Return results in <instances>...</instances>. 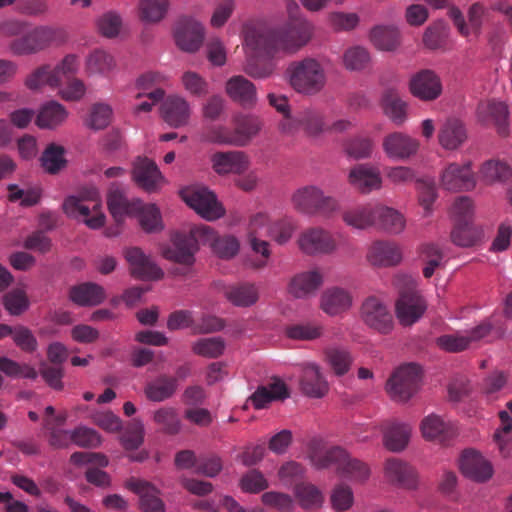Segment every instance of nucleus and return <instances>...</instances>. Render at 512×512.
Segmentation results:
<instances>
[{
  "label": "nucleus",
  "instance_id": "obj_30",
  "mask_svg": "<svg viewBox=\"0 0 512 512\" xmlns=\"http://www.w3.org/2000/svg\"><path fill=\"white\" fill-rule=\"evenodd\" d=\"M300 385L302 392L313 398H321L329 390L328 382L316 363H307L303 366Z\"/></svg>",
  "mask_w": 512,
  "mask_h": 512
},
{
  "label": "nucleus",
  "instance_id": "obj_17",
  "mask_svg": "<svg viewBox=\"0 0 512 512\" xmlns=\"http://www.w3.org/2000/svg\"><path fill=\"white\" fill-rule=\"evenodd\" d=\"M383 474L387 483L405 489H416L419 484L415 468L398 458H390L385 461Z\"/></svg>",
  "mask_w": 512,
  "mask_h": 512
},
{
  "label": "nucleus",
  "instance_id": "obj_8",
  "mask_svg": "<svg viewBox=\"0 0 512 512\" xmlns=\"http://www.w3.org/2000/svg\"><path fill=\"white\" fill-rule=\"evenodd\" d=\"M422 371L420 366L409 363L397 368L389 378L386 389L391 398L406 402L418 391Z\"/></svg>",
  "mask_w": 512,
  "mask_h": 512
},
{
  "label": "nucleus",
  "instance_id": "obj_3",
  "mask_svg": "<svg viewBox=\"0 0 512 512\" xmlns=\"http://www.w3.org/2000/svg\"><path fill=\"white\" fill-rule=\"evenodd\" d=\"M310 462L316 468H325L336 465L341 477L353 482L363 483L370 476L368 465L358 459L351 458L347 452L340 447H325L318 441L310 445L308 455Z\"/></svg>",
  "mask_w": 512,
  "mask_h": 512
},
{
  "label": "nucleus",
  "instance_id": "obj_52",
  "mask_svg": "<svg viewBox=\"0 0 512 512\" xmlns=\"http://www.w3.org/2000/svg\"><path fill=\"white\" fill-rule=\"evenodd\" d=\"M376 225L389 233L398 234L404 230L406 221L399 211L387 206L377 205Z\"/></svg>",
  "mask_w": 512,
  "mask_h": 512
},
{
  "label": "nucleus",
  "instance_id": "obj_19",
  "mask_svg": "<svg viewBox=\"0 0 512 512\" xmlns=\"http://www.w3.org/2000/svg\"><path fill=\"white\" fill-rule=\"evenodd\" d=\"M124 257L129 264L131 274L138 279L160 280L164 276L163 270L138 247L126 249Z\"/></svg>",
  "mask_w": 512,
  "mask_h": 512
},
{
  "label": "nucleus",
  "instance_id": "obj_49",
  "mask_svg": "<svg viewBox=\"0 0 512 512\" xmlns=\"http://www.w3.org/2000/svg\"><path fill=\"white\" fill-rule=\"evenodd\" d=\"M369 38L381 51H393L400 45L399 30L393 25H378L371 29Z\"/></svg>",
  "mask_w": 512,
  "mask_h": 512
},
{
  "label": "nucleus",
  "instance_id": "obj_59",
  "mask_svg": "<svg viewBox=\"0 0 512 512\" xmlns=\"http://www.w3.org/2000/svg\"><path fill=\"white\" fill-rule=\"evenodd\" d=\"M42 196V190L38 186L20 188L18 185H9L8 198L11 202L29 207L36 205Z\"/></svg>",
  "mask_w": 512,
  "mask_h": 512
},
{
  "label": "nucleus",
  "instance_id": "obj_20",
  "mask_svg": "<svg viewBox=\"0 0 512 512\" xmlns=\"http://www.w3.org/2000/svg\"><path fill=\"white\" fill-rule=\"evenodd\" d=\"M409 91L422 101H433L442 94V83L434 71L424 69L411 76Z\"/></svg>",
  "mask_w": 512,
  "mask_h": 512
},
{
  "label": "nucleus",
  "instance_id": "obj_11",
  "mask_svg": "<svg viewBox=\"0 0 512 512\" xmlns=\"http://www.w3.org/2000/svg\"><path fill=\"white\" fill-rule=\"evenodd\" d=\"M493 325L491 320H486L478 326L465 332L447 334L437 338L439 348L447 352H460L471 347L476 342L492 334Z\"/></svg>",
  "mask_w": 512,
  "mask_h": 512
},
{
  "label": "nucleus",
  "instance_id": "obj_26",
  "mask_svg": "<svg viewBox=\"0 0 512 512\" xmlns=\"http://www.w3.org/2000/svg\"><path fill=\"white\" fill-rule=\"evenodd\" d=\"M353 305V296L350 291L332 287L326 289L320 297V308L330 316H337L347 312Z\"/></svg>",
  "mask_w": 512,
  "mask_h": 512
},
{
  "label": "nucleus",
  "instance_id": "obj_50",
  "mask_svg": "<svg viewBox=\"0 0 512 512\" xmlns=\"http://www.w3.org/2000/svg\"><path fill=\"white\" fill-rule=\"evenodd\" d=\"M113 108L106 102H96L91 105L88 113L83 119L85 127L91 130H103L113 120Z\"/></svg>",
  "mask_w": 512,
  "mask_h": 512
},
{
  "label": "nucleus",
  "instance_id": "obj_62",
  "mask_svg": "<svg viewBox=\"0 0 512 512\" xmlns=\"http://www.w3.org/2000/svg\"><path fill=\"white\" fill-rule=\"evenodd\" d=\"M225 342L221 337L201 338L192 344V351L206 358H217L223 354Z\"/></svg>",
  "mask_w": 512,
  "mask_h": 512
},
{
  "label": "nucleus",
  "instance_id": "obj_45",
  "mask_svg": "<svg viewBox=\"0 0 512 512\" xmlns=\"http://www.w3.org/2000/svg\"><path fill=\"white\" fill-rule=\"evenodd\" d=\"M140 227L148 233L159 232L164 228L159 207L154 203H145L140 199V205L135 212Z\"/></svg>",
  "mask_w": 512,
  "mask_h": 512
},
{
  "label": "nucleus",
  "instance_id": "obj_41",
  "mask_svg": "<svg viewBox=\"0 0 512 512\" xmlns=\"http://www.w3.org/2000/svg\"><path fill=\"white\" fill-rule=\"evenodd\" d=\"M25 86L32 91H39L45 87L50 89L60 88L59 78L54 66L43 64L32 70L25 78Z\"/></svg>",
  "mask_w": 512,
  "mask_h": 512
},
{
  "label": "nucleus",
  "instance_id": "obj_24",
  "mask_svg": "<svg viewBox=\"0 0 512 512\" xmlns=\"http://www.w3.org/2000/svg\"><path fill=\"white\" fill-rule=\"evenodd\" d=\"M211 165L218 175L242 174L250 166V160L243 151L216 152L212 154Z\"/></svg>",
  "mask_w": 512,
  "mask_h": 512
},
{
  "label": "nucleus",
  "instance_id": "obj_6",
  "mask_svg": "<svg viewBox=\"0 0 512 512\" xmlns=\"http://www.w3.org/2000/svg\"><path fill=\"white\" fill-rule=\"evenodd\" d=\"M287 75L291 87L304 95L317 94L326 83L323 65L313 58L291 63L287 69Z\"/></svg>",
  "mask_w": 512,
  "mask_h": 512
},
{
  "label": "nucleus",
  "instance_id": "obj_58",
  "mask_svg": "<svg viewBox=\"0 0 512 512\" xmlns=\"http://www.w3.org/2000/svg\"><path fill=\"white\" fill-rule=\"evenodd\" d=\"M41 164L44 170L55 174L66 166L65 149L57 144H50L43 152Z\"/></svg>",
  "mask_w": 512,
  "mask_h": 512
},
{
  "label": "nucleus",
  "instance_id": "obj_16",
  "mask_svg": "<svg viewBox=\"0 0 512 512\" xmlns=\"http://www.w3.org/2000/svg\"><path fill=\"white\" fill-rule=\"evenodd\" d=\"M422 437L429 442L441 445L448 444L457 435V426L454 422L445 420L437 414H429L420 422Z\"/></svg>",
  "mask_w": 512,
  "mask_h": 512
},
{
  "label": "nucleus",
  "instance_id": "obj_46",
  "mask_svg": "<svg viewBox=\"0 0 512 512\" xmlns=\"http://www.w3.org/2000/svg\"><path fill=\"white\" fill-rule=\"evenodd\" d=\"M484 14L485 11L483 7L479 4H474L469 10V25H465L459 9L453 7L449 10V15L453 19L454 24L457 26L459 32L465 37L477 35Z\"/></svg>",
  "mask_w": 512,
  "mask_h": 512
},
{
  "label": "nucleus",
  "instance_id": "obj_53",
  "mask_svg": "<svg viewBox=\"0 0 512 512\" xmlns=\"http://www.w3.org/2000/svg\"><path fill=\"white\" fill-rule=\"evenodd\" d=\"M384 114L395 124H402L407 118V103L399 95L389 90L384 93L381 100Z\"/></svg>",
  "mask_w": 512,
  "mask_h": 512
},
{
  "label": "nucleus",
  "instance_id": "obj_38",
  "mask_svg": "<svg viewBox=\"0 0 512 512\" xmlns=\"http://www.w3.org/2000/svg\"><path fill=\"white\" fill-rule=\"evenodd\" d=\"M234 133L237 147L248 145L262 128L261 120L249 114H237L233 117Z\"/></svg>",
  "mask_w": 512,
  "mask_h": 512
},
{
  "label": "nucleus",
  "instance_id": "obj_1",
  "mask_svg": "<svg viewBox=\"0 0 512 512\" xmlns=\"http://www.w3.org/2000/svg\"><path fill=\"white\" fill-rule=\"evenodd\" d=\"M313 25L306 18L290 19L271 29L263 24H248L244 28L243 47L246 55L244 71L254 78L269 77L274 71L266 59L294 54L308 44Z\"/></svg>",
  "mask_w": 512,
  "mask_h": 512
},
{
  "label": "nucleus",
  "instance_id": "obj_15",
  "mask_svg": "<svg viewBox=\"0 0 512 512\" xmlns=\"http://www.w3.org/2000/svg\"><path fill=\"white\" fill-rule=\"evenodd\" d=\"M440 186L448 191H469L476 186V179L470 162L450 163L439 176Z\"/></svg>",
  "mask_w": 512,
  "mask_h": 512
},
{
  "label": "nucleus",
  "instance_id": "obj_10",
  "mask_svg": "<svg viewBox=\"0 0 512 512\" xmlns=\"http://www.w3.org/2000/svg\"><path fill=\"white\" fill-rule=\"evenodd\" d=\"M60 34L58 28L38 26L9 44V51L17 56L36 54L55 42Z\"/></svg>",
  "mask_w": 512,
  "mask_h": 512
},
{
  "label": "nucleus",
  "instance_id": "obj_13",
  "mask_svg": "<svg viewBox=\"0 0 512 512\" xmlns=\"http://www.w3.org/2000/svg\"><path fill=\"white\" fill-rule=\"evenodd\" d=\"M131 175L133 181L148 193H156L167 184L157 164L147 157L139 156L133 161Z\"/></svg>",
  "mask_w": 512,
  "mask_h": 512
},
{
  "label": "nucleus",
  "instance_id": "obj_33",
  "mask_svg": "<svg viewBox=\"0 0 512 512\" xmlns=\"http://www.w3.org/2000/svg\"><path fill=\"white\" fill-rule=\"evenodd\" d=\"M485 227L473 221L455 223L451 231L452 242L459 247L469 248L481 243L485 238Z\"/></svg>",
  "mask_w": 512,
  "mask_h": 512
},
{
  "label": "nucleus",
  "instance_id": "obj_54",
  "mask_svg": "<svg viewBox=\"0 0 512 512\" xmlns=\"http://www.w3.org/2000/svg\"><path fill=\"white\" fill-rule=\"evenodd\" d=\"M512 176L510 166L500 160H489L483 163L479 170L480 179L486 184L504 182Z\"/></svg>",
  "mask_w": 512,
  "mask_h": 512
},
{
  "label": "nucleus",
  "instance_id": "obj_7",
  "mask_svg": "<svg viewBox=\"0 0 512 512\" xmlns=\"http://www.w3.org/2000/svg\"><path fill=\"white\" fill-rule=\"evenodd\" d=\"M182 200L200 217L214 221L224 216L225 208L216 194L202 185H190L180 191Z\"/></svg>",
  "mask_w": 512,
  "mask_h": 512
},
{
  "label": "nucleus",
  "instance_id": "obj_4",
  "mask_svg": "<svg viewBox=\"0 0 512 512\" xmlns=\"http://www.w3.org/2000/svg\"><path fill=\"white\" fill-rule=\"evenodd\" d=\"M63 212L71 219L84 224L91 230L104 228L107 216L104 212L100 190L95 186L81 189L77 194L67 196L62 204Z\"/></svg>",
  "mask_w": 512,
  "mask_h": 512
},
{
  "label": "nucleus",
  "instance_id": "obj_29",
  "mask_svg": "<svg viewBox=\"0 0 512 512\" xmlns=\"http://www.w3.org/2000/svg\"><path fill=\"white\" fill-rule=\"evenodd\" d=\"M69 117L67 108L55 101H47L43 103L36 114L35 124L40 129L54 130L62 126Z\"/></svg>",
  "mask_w": 512,
  "mask_h": 512
},
{
  "label": "nucleus",
  "instance_id": "obj_5",
  "mask_svg": "<svg viewBox=\"0 0 512 512\" xmlns=\"http://www.w3.org/2000/svg\"><path fill=\"white\" fill-rule=\"evenodd\" d=\"M395 285L399 291V298L395 304L397 319L402 325L410 326L422 317L427 308L426 302L417 289L416 281L411 276L398 275Z\"/></svg>",
  "mask_w": 512,
  "mask_h": 512
},
{
  "label": "nucleus",
  "instance_id": "obj_48",
  "mask_svg": "<svg viewBox=\"0 0 512 512\" xmlns=\"http://www.w3.org/2000/svg\"><path fill=\"white\" fill-rule=\"evenodd\" d=\"M169 6V0H139L137 16L145 24H156L166 17Z\"/></svg>",
  "mask_w": 512,
  "mask_h": 512
},
{
  "label": "nucleus",
  "instance_id": "obj_47",
  "mask_svg": "<svg viewBox=\"0 0 512 512\" xmlns=\"http://www.w3.org/2000/svg\"><path fill=\"white\" fill-rule=\"evenodd\" d=\"M105 290L95 283H83L70 290V299L80 306H95L104 301Z\"/></svg>",
  "mask_w": 512,
  "mask_h": 512
},
{
  "label": "nucleus",
  "instance_id": "obj_42",
  "mask_svg": "<svg viewBox=\"0 0 512 512\" xmlns=\"http://www.w3.org/2000/svg\"><path fill=\"white\" fill-rule=\"evenodd\" d=\"M323 191L317 186H304L297 189L292 195V204L296 210L303 214H317V206Z\"/></svg>",
  "mask_w": 512,
  "mask_h": 512
},
{
  "label": "nucleus",
  "instance_id": "obj_36",
  "mask_svg": "<svg viewBox=\"0 0 512 512\" xmlns=\"http://www.w3.org/2000/svg\"><path fill=\"white\" fill-rule=\"evenodd\" d=\"M228 96L242 106H253L257 100L256 88L243 76H233L226 83Z\"/></svg>",
  "mask_w": 512,
  "mask_h": 512
},
{
  "label": "nucleus",
  "instance_id": "obj_28",
  "mask_svg": "<svg viewBox=\"0 0 512 512\" xmlns=\"http://www.w3.org/2000/svg\"><path fill=\"white\" fill-rule=\"evenodd\" d=\"M383 433V444L392 452H400L404 450L410 440L412 434V426L404 422H386L381 425Z\"/></svg>",
  "mask_w": 512,
  "mask_h": 512
},
{
  "label": "nucleus",
  "instance_id": "obj_9",
  "mask_svg": "<svg viewBox=\"0 0 512 512\" xmlns=\"http://www.w3.org/2000/svg\"><path fill=\"white\" fill-rule=\"evenodd\" d=\"M139 205V198L128 199L122 189L112 184L107 193V208L117 226L106 228L103 232L104 236L108 238L118 236L121 232L118 226L127 218H133Z\"/></svg>",
  "mask_w": 512,
  "mask_h": 512
},
{
  "label": "nucleus",
  "instance_id": "obj_34",
  "mask_svg": "<svg viewBox=\"0 0 512 512\" xmlns=\"http://www.w3.org/2000/svg\"><path fill=\"white\" fill-rule=\"evenodd\" d=\"M323 283V275L318 270L296 274L289 282L288 292L295 298H306Z\"/></svg>",
  "mask_w": 512,
  "mask_h": 512
},
{
  "label": "nucleus",
  "instance_id": "obj_43",
  "mask_svg": "<svg viewBox=\"0 0 512 512\" xmlns=\"http://www.w3.org/2000/svg\"><path fill=\"white\" fill-rule=\"evenodd\" d=\"M438 138L445 150H455L465 142L466 129L461 121L449 119L442 125Z\"/></svg>",
  "mask_w": 512,
  "mask_h": 512
},
{
  "label": "nucleus",
  "instance_id": "obj_61",
  "mask_svg": "<svg viewBox=\"0 0 512 512\" xmlns=\"http://www.w3.org/2000/svg\"><path fill=\"white\" fill-rule=\"evenodd\" d=\"M0 371L12 378L36 379V369L27 363H18L8 357H0Z\"/></svg>",
  "mask_w": 512,
  "mask_h": 512
},
{
  "label": "nucleus",
  "instance_id": "obj_25",
  "mask_svg": "<svg viewBox=\"0 0 512 512\" xmlns=\"http://www.w3.org/2000/svg\"><path fill=\"white\" fill-rule=\"evenodd\" d=\"M382 147L388 158L406 160L416 154L419 142L407 134L394 132L383 139Z\"/></svg>",
  "mask_w": 512,
  "mask_h": 512
},
{
  "label": "nucleus",
  "instance_id": "obj_31",
  "mask_svg": "<svg viewBox=\"0 0 512 512\" xmlns=\"http://www.w3.org/2000/svg\"><path fill=\"white\" fill-rule=\"evenodd\" d=\"M126 487L137 494L144 512H164V504L158 497V490L150 483L132 478L127 481Z\"/></svg>",
  "mask_w": 512,
  "mask_h": 512
},
{
  "label": "nucleus",
  "instance_id": "obj_44",
  "mask_svg": "<svg viewBox=\"0 0 512 512\" xmlns=\"http://www.w3.org/2000/svg\"><path fill=\"white\" fill-rule=\"evenodd\" d=\"M177 388L178 381L176 378L160 376L145 385L144 394L152 402H163L171 398Z\"/></svg>",
  "mask_w": 512,
  "mask_h": 512
},
{
  "label": "nucleus",
  "instance_id": "obj_27",
  "mask_svg": "<svg viewBox=\"0 0 512 512\" xmlns=\"http://www.w3.org/2000/svg\"><path fill=\"white\" fill-rule=\"evenodd\" d=\"M366 258L373 266L389 267L401 262L402 251L395 243L378 241L370 245Z\"/></svg>",
  "mask_w": 512,
  "mask_h": 512
},
{
  "label": "nucleus",
  "instance_id": "obj_37",
  "mask_svg": "<svg viewBox=\"0 0 512 512\" xmlns=\"http://www.w3.org/2000/svg\"><path fill=\"white\" fill-rule=\"evenodd\" d=\"M222 292L225 298L237 307H250L259 298L257 286L250 283L223 285Z\"/></svg>",
  "mask_w": 512,
  "mask_h": 512
},
{
  "label": "nucleus",
  "instance_id": "obj_63",
  "mask_svg": "<svg viewBox=\"0 0 512 512\" xmlns=\"http://www.w3.org/2000/svg\"><path fill=\"white\" fill-rule=\"evenodd\" d=\"M152 418L166 433L176 434L180 431L181 423L176 409L172 407H161L155 410Z\"/></svg>",
  "mask_w": 512,
  "mask_h": 512
},
{
  "label": "nucleus",
  "instance_id": "obj_60",
  "mask_svg": "<svg viewBox=\"0 0 512 512\" xmlns=\"http://www.w3.org/2000/svg\"><path fill=\"white\" fill-rule=\"evenodd\" d=\"M3 305L10 315H21L30 306L26 290L24 288L12 289L4 295Z\"/></svg>",
  "mask_w": 512,
  "mask_h": 512
},
{
  "label": "nucleus",
  "instance_id": "obj_32",
  "mask_svg": "<svg viewBox=\"0 0 512 512\" xmlns=\"http://www.w3.org/2000/svg\"><path fill=\"white\" fill-rule=\"evenodd\" d=\"M289 395L286 384L282 380L275 379L266 385L258 387L251 395L250 401L256 409H263L274 401L287 399Z\"/></svg>",
  "mask_w": 512,
  "mask_h": 512
},
{
  "label": "nucleus",
  "instance_id": "obj_14",
  "mask_svg": "<svg viewBox=\"0 0 512 512\" xmlns=\"http://www.w3.org/2000/svg\"><path fill=\"white\" fill-rule=\"evenodd\" d=\"M173 36L176 46L187 53H194L200 49L205 37L203 24L191 17H184L174 26Z\"/></svg>",
  "mask_w": 512,
  "mask_h": 512
},
{
  "label": "nucleus",
  "instance_id": "obj_21",
  "mask_svg": "<svg viewBox=\"0 0 512 512\" xmlns=\"http://www.w3.org/2000/svg\"><path fill=\"white\" fill-rule=\"evenodd\" d=\"M461 473L476 482L488 481L493 475L491 462L474 449L463 451L459 460Z\"/></svg>",
  "mask_w": 512,
  "mask_h": 512
},
{
  "label": "nucleus",
  "instance_id": "obj_18",
  "mask_svg": "<svg viewBox=\"0 0 512 512\" xmlns=\"http://www.w3.org/2000/svg\"><path fill=\"white\" fill-rule=\"evenodd\" d=\"M299 249L308 255L330 254L336 250L333 236L321 228H310L303 231L297 240Z\"/></svg>",
  "mask_w": 512,
  "mask_h": 512
},
{
  "label": "nucleus",
  "instance_id": "obj_39",
  "mask_svg": "<svg viewBox=\"0 0 512 512\" xmlns=\"http://www.w3.org/2000/svg\"><path fill=\"white\" fill-rule=\"evenodd\" d=\"M477 116L483 123H494L498 126L501 134L506 133L508 108L503 102L488 100L480 103L477 108Z\"/></svg>",
  "mask_w": 512,
  "mask_h": 512
},
{
  "label": "nucleus",
  "instance_id": "obj_55",
  "mask_svg": "<svg viewBox=\"0 0 512 512\" xmlns=\"http://www.w3.org/2000/svg\"><path fill=\"white\" fill-rule=\"evenodd\" d=\"M201 139L203 142L210 144L237 147V138H235L234 128L231 129L223 124L207 126L202 133Z\"/></svg>",
  "mask_w": 512,
  "mask_h": 512
},
{
  "label": "nucleus",
  "instance_id": "obj_2",
  "mask_svg": "<svg viewBox=\"0 0 512 512\" xmlns=\"http://www.w3.org/2000/svg\"><path fill=\"white\" fill-rule=\"evenodd\" d=\"M173 247H162L161 255L169 260L186 267L195 262V254L200 245H206L218 258L230 260L240 251L239 239L231 234H218L212 227L200 224L190 227L188 235L176 232L172 238Z\"/></svg>",
  "mask_w": 512,
  "mask_h": 512
},
{
  "label": "nucleus",
  "instance_id": "obj_51",
  "mask_svg": "<svg viewBox=\"0 0 512 512\" xmlns=\"http://www.w3.org/2000/svg\"><path fill=\"white\" fill-rule=\"evenodd\" d=\"M323 360L336 376L345 375L353 362L350 352L341 347L326 348L323 352Z\"/></svg>",
  "mask_w": 512,
  "mask_h": 512
},
{
  "label": "nucleus",
  "instance_id": "obj_22",
  "mask_svg": "<svg viewBox=\"0 0 512 512\" xmlns=\"http://www.w3.org/2000/svg\"><path fill=\"white\" fill-rule=\"evenodd\" d=\"M191 113L189 102L183 96L177 94L163 98L160 105L161 118L172 128L186 126L189 123Z\"/></svg>",
  "mask_w": 512,
  "mask_h": 512
},
{
  "label": "nucleus",
  "instance_id": "obj_64",
  "mask_svg": "<svg viewBox=\"0 0 512 512\" xmlns=\"http://www.w3.org/2000/svg\"><path fill=\"white\" fill-rule=\"evenodd\" d=\"M295 495L300 505L305 509L319 508L323 503L322 493L312 484L296 486Z\"/></svg>",
  "mask_w": 512,
  "mask_h": 512
},
{
  "label": "nucleus",
  "instance_id": "obj_56",
  "mask_svg": "<svg viewBox=\"0 0 512 512\" xmlns=\"http://www.w3.org/2000/svg\"><path fill=\"white\" fill-rule=\"evenodd\" d=\"M297 123L310 137H317L328 131V125L325 123L323 114L315 110L303 111L298 116Z\"/></svg>",
  "mask_w": 512,
  "mask_h": 512
},
{
  "label": "nucleus",
  "instance_id": "obj_23",
  "mask_svg": "<svg viewBox=\"0 0 512 512\" xmlns=\"http://www.w3.org/2000/svg\"><path fill=\"white\" fill-rule=\"evenodd\" d=\"M348 182L362 194L380 190L383 185L380 170L369 164H358L351 168Z\"/></svg>",
  "mask_w": 512,
  "mask_h": 512
},
{
  "label": "nucleus",
  "instance_id": "obj_35",
  "mask_svg": "<svg viewBox=\"0 0 512 512\" xmlns=\"http://www.w3.org/2000/svg\"><path fill=\"white\" fill-rule=\"evenodd\" d=\"M116 68L114 57L103 49L91 51L85 58L84 71L87 76L108 77Z\"/></svg>",
  "mask_w": 512,
  "mask_h": 512
},
{
  "label": "nucleus",
  "instance_id": "obj_40",
  "mask_svg": "<svg viewBox=\"0 0 512 512\" xmlns=\"http://www.w3.org/2000/svg\"><path fill=\"white\" fill-rule=\"evenodd\" d=\"M344 223L358 230L376 225V206L358 205L346 209L342 214Z\"/></svg>",
  "mask_w": 512,
  "mask_h": 512
},
{
  "label": "nucleus",
  "instance_id": "obj_57",
  "mask_svg": "<svg viewBox=\"0 0 512 512\" xmlns=\"http://www.w3.org/2000/svg\"><path fill=\"white\" fill-rule=\"evenodd\" d=\"M499 417L501 424L494 433V441L499 451L507 455L512 449V417L508 411H501Z\"/></svg>",
  "mask_w": 512,
  "mask_h": 512
},
{
  "label": "nucleus",
  "instance_id": "obj_12",
  "mask_svg": "<svg viewBox=\"0 0 512 512\" xmlns=\"http://www.w3.org/2000/svg\"><path fill=\"white\" fill-rule=\"evenodd\" d=\"M361 320L370 328L386 334L393 329V316L388 306L377 296L367 297L360 308Z\"/></svg>",
  "mask_w": 512,
  "mask_h": 512
}]
</instances>
